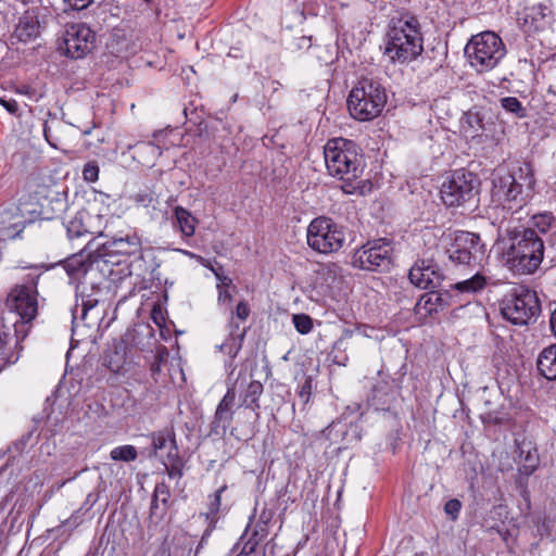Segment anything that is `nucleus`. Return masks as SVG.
<instances>
[{"label":"nucleus","instance_id":"obj_1","mask_svg":"<svg viewBox=\"0 0 556 556\" xmlns=\"http://www.w3.org/2000/svg\"><path fill=\"white\" fill-rule=\"evenodd\" d=\"M503 261L515 274L536 271L544 256V241L531 227L509 228L503 241Z\"/></svg>","mask_w":556,"mask_h":556},{"label":"nucleus","instance_id":"obj_2","mask_svg":"<svg viewBox=\"0 0 556 556\" xmlns=\"http://www.w3.org/2000/svg\"><path fill=\"white\" fill-rule=\"evenodd\" d=\"M324 157L330 176L343 181L342 190L354 194L362 190L359 180L364 164L358 146L349 139L332 138L324 147Z\"/></svg>","mask_w":556,"mask_h":556},{"label":"nucleus","instance_id":"obj_3","mask_svg":"<svg viewBox=\"0 0 556 556\" xmlns=\"http://www.w3.org/2000/svg\"><path fill=\"white\" fill-rule=\"evenodd\" d=\"M422 35L418 18L409 12L393 15L386 34L384 54L392 63H408L421 54Z\"/></svg>","mask_w":556,"mask_h":556},{"label":"nucleus","instance_id":"obj_4","mask_svg":"<svg viewBox=\"0 0 556 556\" xmlns=\"http://www.w3.org/2000/svg\"><path fill=\"white\" fill-rule=\"evenodd\" d=\"M534 186L535 178L529 163L513 172L498 168L492 177V201L517 212L532 197Z\"/></svg>","mask_w":556,"mask_h":556},{"label":"nucleus","instance_id":"obj_5","mask_svg":"<svg viewBox=\"0 0 556 556\" xmlns=\"http://www.w3.org/2000/svg\"><path fill=\"white\" fill-rule=\"evenodd\" d=\"M21 277L22 282L13 286L5 299V313H10L18 323V328L30 331L38 315V281L42 274L39 267H29Z\"/></svg>","mask_w":556,"mask_h":556},{"label":"nucleus","instance_id":"obj_6","mask_svg":"<svg viewBox=\"0 0 556 556\" xmlns=\"http://www.w3.org/2000/svg\"><path fill=\"white\" fill-rule=\"evenodd\" d=\"M469 64L478 72L485 73L495 68L506 55L502 38L494 31L473 35L465 47Z\"/></svg>","mask_w":556,"mask_h":556},{"label":"nucleus","instance_id":"obj_7","mask_svg":"<svg viewBox=\"0 0 556 556\" xmlns=\"http://www.w3.org/2000/svg\"><path fill=\"white\" fill-rule=\"evenodd\" d=\"M346 102L353 118L371 121L382 112L387 103L386 89L378 81L364 79L350 91Z\"/></svg>","mask_w":556,"mask_h":556},{"label":"nucleus","instance_id":"obj_8","mask_svg":"<svg viewBox=\"0 0 556 556\" xmlns=\"http://www.w3.org/2000/svg\"><path fill=\"white\" fill-rule=\"evenodd\" d=\"M501 313L514 325L523 326L535 321L541 313L536 292L525 287L515 289L502 301Z\"/></svg>","mask_w":556,"mask_h":556},{"label":"nucleus","instance_id":"obj_9","mask_svg":"<svg viewBox=\"0 0 556 556\" xmlns=\"http://www.w3.org/2000/svg\"><path fill=\"white\" fill-rule=\"evenodd\" d=\"M345 239L344 228L325 216L314 218L306 230L308 247L323 254L338 252Z\"/></svg>","mask_w":556,"mask_h":556},{"label":"nucleus","instance_id":"obj_10","mask_svg":"<svg viewBox=\"0 0 556 556\" xmlns=\"http://www.w3.org/2000/svg\"><path fill=\"white\" fill-rule=\"evenodd\" d=\"M479 180L465 169L454 170L442 184L440 194L448 207H457L471 202L478 194Z\"/></svg>","mask_w":556,"mask_h":556},{"label":"nucleus","instance_id":"obj_11","mask_svg":"<svg viewBox=\"0 0 556 556\" xmlns=\"http://www.w3.org/2000/svg\"><path fill=\"white\" fill-rule=\"evenodd\" d=\"M448 257L457 265H466L475 269L481 267L486 260V251L479 235L458 231L448 250Z\"/></svg>","mask_w":556,"mask_h":556},{"label":"nucleus","instance_id":"obj_12","mask_svg":"<svg viewBox=\"0 0 556 556\" xmlns=\"http://www.w3.org/2000/svg\"><path fill=\"white\" fill-rule=\"evenodd\" d=\"M101 238L105 239L96 244V257L108 255H134L141 250V239L137 232L130 228L126 231H114L108 224L104 225Z\"/></svg>","mask_w":556,"mask_h":556},{"label":"nucleus","instance_id":"obj_13","mask_svg":"<svg viewBox=\"0 0 556 556\" xmlns=\"http://www.w3.org/2000/svg\"><path fill=\"white\" fill-rule=\"evenodd\" d=\"M392 251L388 239L367 241L354 252L352 264L363 270H384L391 265Z\"/></svg>","mask_w":556,"mask_h":556},{"label":"nucleus","instance_id":"obj_14","mask_svg":"<svg viewBox=\"0 0 556 556\" xmlns=\"http://www.w3.org/2000/svg\"><path fill=\"white\" fill-rule=\"evenodd\" d=\"M63 43L67 56L83 59L94 48L96 33L85 23H74L66 27Z\"/></svg>","mask_w":556,"mask_h":556},{"label":"nucleus","instance_id":"obj_15","mask_svg":"<svg viewBox=\"0 0 556 556\" xmlns=\"http://www.w3.org/2000/svg\"><path fill=\"white\" fill-rule=\"evenodd\" d=\"M27 334V328H18V323L14 316L0 308V371L8 364L15 362L12 349Z\"/></svg>","mask_w":556,"mask_h":556},{"label":"nucleus","instance_id":"obj_16","mask_svg":"<svg viewBox=\"0 0 556 556\" xmlns=\"http://www.w3.org/2000/svg\"><path fill=\"white\" fill-rule=\"evenodd\" d=\"M67 237L70 240L78 239L86 235L94 236L88 241L87 248L90 253L94 252L97 240L102 235V216L91 211L78 212L66 226Z\"/></svg>","mask_w":556,"mask_h":556},{"label":"nucleus","instance_id":"obj_17","mask_svg":"<svg viewBox=\"0 0 556 556\" xmlns=\"http://www.w3.org/2000/svg\"><path fill=\"white\" fill-rule=\"evenodd\" d=\"M249 315V305L244 301L239 302L229 320V336L225 342L218 346L220 351L231 358L236 357L241 350L245 337V329L240 330V325L235 321L233 317L236 316L238 319L244 321L248 319Z\"/></svg>","mask_w":556,"mask_h":556},{"label":"nucleus","instance_id":"obj_18","mask_svg":"<svg viewBox=\"0 0 556 556\" xmlns=\"http://www.w3.org/2000/svg\"><path fill=\"white\" fill-rule=\"evenodd\" d=\"M410 282L420 289H435L442 281V273L432 260H418L409 269Z\"/></svg>","mask_w":556,"mask_h":556},{"label":"nucleus","instance_id":"obj_19","mask_svg":"<svg viewBox=\"0 0 556 556\" xmlns=\"http://www.w3.org/2000/svg\"><path fill=\"white\" fill-rule=\"evenodd\" d=\"M553 21V3L551 0H545L525 9L520 25L525 31L530 33L545 29Z\"/></svg>","mask_w":556,"mask_h":556},{"label":"nucleus","instance_id":"obj_20","mask_svg":"<svg viewBox=\"0 0 556 556\" xmlns=\"http://www.w3.org/2000/svg\"><path fill=\"white\" fill-rule=\"evenodd\" d=\"M236 407V391L235 387L228 388L226 394L216 407L213 427L215 430L222 429L226 431L233 419Z\"/></svg>","mask_w":556,"mask_h":556},{"label":"nucleus","instance_id":"obj_21","mask_svg":"<svg viewBox=\"0 0 556 556\" xmlns=\"http://www.w3.org/2000/svg\"><path fill=\"white\" fill-rule=\"evenodd\" d=\"M154 454L161 458L166 456L168 462L178 459V448L173 432L160 431L152 437Z\"/></svg>","mask_w":556,"mask_h":556},{"label":"nucleus","instance_id":"obj_22","mask_svg":"<svg viewBox=\"0 0 556 556\" xmlns=\"http://www.w3.org/2000/svg\"><path fill=\"white\" fill-rule=\"evenodd\" d=\"M446 304V296L432 289L420 296L416 304V309L418 313L424 312L425 315H432L442 309Z\"/></svg>","mask_w":556,"mask_h":556},{"label":"nucleus","instance_id":"obj_23","mask_svg":"<svg viewBox=\"0 0 556 556\" xmlns=\"http://www.w3.org/2000/svg\"><path fill=\"white\" fill-rule=\"evenodd\" d=\"M536 365L540 374L547 380H556V344L540 353Z\"/></svg>","mask_w":556,"mask_h":556},{"label":"nucleus","instance_id":"obj_24","mask_svg":"<svg viewBox=\"0 0 556 556\" xmlns=\"http://www.w3.org/2000/svg\"><path fill=\"white\" fill-rule=\"evenodd\" d=\"M227 484L224 483L212 495L208 496V508L205 513L206 519L217 521L224 517V513L228 509L227 505H222V495L227 490Z\"/></svg>","mask_w":556,"mask_h":556},{"label":"nucleus","instance_id":"obj_25","mask_svg":"<svg viewBox=\"0 0 556 556\" xmlns=\"http://www.w3.org/2000/svg\"><path fill=\"white\" fill-rule=\"evenodd\" d=\"M134 159L144 165H154L156 159L162 154L160 147L152 142H139L135 146Z\"/></svg>","mask_w":556,"mask_h":556},{"label":"nucleus","instance_id":"obj_26","mask_svg":"<svg viewBox=\"0 0 556 556\" xmlns=\"http://www.w3.org/2000/svg\"><path fill=\"white\" fill-rule=\"evenodd\" d=\"M174 216L176 225L185 237H191L194 235L197 219L189 211L182 206H176L174 210Z\"/></svg>","mask_w":556,"mask_h":556},{"label":"nucleus","instance_id":"obj_27","mask_svg":"<svg viewBox=\"0 0 556 556\" xmlns=\"http://www.w3.org/2000/svg\"><path fill=\"white\" fill-rule=\"evenodd\" d=\"M521 465L519 466V472L525 476L532 475L539 467L540 459L536 448L529 447L525 448V445L520 446Z\"/></svg>","mask_w":556,"mask_h":556},{"label":"nucleus","instance_id":"obj_28","mask_svg":"<svg viewBox=\"0 0 556 556\" xmlns=\"http://www.w3.org/2000/svg\"><path fill=\"white\" fill-rule=\"evenodd\" d=\"M486 286V277L476 271L470 278L458 281L454 288L462 293H476Z\"/></svg>","mask_w":556,"mask_h":556},{"label":"nucleus","instance_id":"obj_29","mask_svg":"<svg viewBox=\"0 0 556 556\" xmlns=\"http://www.w3.org/2000/svg\"><path fill=\"white\" fill-rule=\"evenodd\" d=\"M263 393V384L257 380L249 382L247 390L244 391L242 405L253 412L260 408L258 399Z\"/></svg>","mask_w":556,"mask_h":556},{"label":"nucleus","instance_id":"obj_30","mask_svg":"<svg viewBox=\"0 0 556 556\" xmlns=\"http://www.w3.org/2000/svg\"><path fill=\"white\" fill-rule=\"evenodd\" d=\"M64 126L60 122H46L43 125V136L47 142L54 149H60L63 143L62 131Z\"/></svg>","mask_w":556,"mask_h":556},{"label":"nucleus","instance_id":"obj_31","mask_svg":"<svg viewBox=\"0 0 556 556\" xmlns=\"http://www.w3.org/2000/svg\"><path fill=\"white\" fill-rule=\"evenodd\" d=\"M266 525L267 523H247L244 533L239 542L244 545L245 542H252L254 540L257 546L267 534Z\"/></svg>","mask_w":556,"mask_h":556},{"label":"nucleus","instance_id":"obj_32","mask_svg":"<svg viewBox=\"0 0 556 556\" xmlns=\"http://www.w3.org/2000/svg\"><path fill=\"white\" fill-rule=\"evenodd\" d=\"M110 457L116 462H134L138 457L137 448L134 445H121L110 452Z\"/></svg>","mask_w":556,"mask_h":556},{"label":"nucleus","instance_id":"obj_33","mask_svg":"<svg viewBox=\"0 0 556 556\" xmlns=\"http://www.w3.org/2000/svg\"><path fill=\"white\" fill-rule=\"evenodd\" d=\"M501 106L508 113L518 118L526 117V109L516 97H505L501 99Z\"/></svg>","mask_w":556,"mask_h":556},{"label":"nucleus","instance_id":"obj_34","mask_svg":"<svg viewBox=\"0 0 556 556\" xmlns=\"http://www.w3.org/2000/svg\"><path fill=\"white\" fill-rule=\"evenodd\" d=\"M88 266L89 265L86 264L84 261V254L80 253V254L74 255L72 258H70L67 261L66 269L71 275L80 274V273L85 274L88 270Z\"/></svg>","mask_w":556,"mask_h":556},{"label":"nucleus","instance_id":"obj_35","mask_svg":"<svg viewBox=\"0 0 556 556\" xmlns=\"http://www.w3.org/2000/svg\"><path fill=\"white\" fill-rule=\"evenodd\" d=\"M131 199L141 207L154 206V202L156 201L154 193L149 189L135 193Z\"/></svg>","mask_w":556,"mask_h":556},{"label":"nucleus","instance_id":"obj_36","mask_svg":"<svg viewBox=\"0 0 556 556\" xmlns=\"http://www.w3.org/2000/svg\"><path fill=\"white\" fill-rule=\"evenodd\" d=\"M293 324L295 329L302 334L308 333L313 328L312 318L305 314L293 315Z\"/></svg>","mask_w":556,"mask_h":556},{"label":"nucleus","instance_id":"obj_37","mask_svg":"<svg viewBox=\"0 0 556 556\" xmlns=\"http://www.w3.org/2000/svg\"><path fill=\"white\" fill-rule=\"evenodd\" d=\"M256 548V542H245L244 545L238 542L228 553V556H250Z\"/></svg>","mask_w":556,"mask_h":556},{"label":"nucleus","instance_id":"obj_38","mask_svg":"<svg viewBox=\"0 0 556 556\" xmlns=\"http://www.w3.org/2000/svg\"><path fill=\"white\" fill-rule=\"evenodd\" d=\"M465 123L472 129V132L483 129V118L479 112L469 111L465 116Z\"/></svg>","mask_w":556,"mask_h":556},{"label":"nucleus","instance_id":"obj_39","mask_svg":"<svg viewBox=\"0 0 556 556\" xmlns=\"http://www.w3.org/2000/svg\"><path fill=\"white\" fill-rule=\"evenodd\" d=\"M552 222L553 216L551 214H540L532 218L533 226L542 233H545L549 229Z\"/></svg>","mask_w":556,"mask_h":556},{"label":"nucleus","instance_id":"obj_40","mask_svg":"<svg viewBox=\"0 0 556 556\" xmlns=\"http://www.w3.org/2000/svg\"><path fill=\"white\" fill-rule=\"evenodd\" d=\"M169 498V491L165 484H159L154 491V497L152 501L151 509L157 508V502L161 501L164 505H166Z\"/></svg>","mask_w":556,"mask_h":556},{"label":"nucleus","instance_id":"obj_41","mask_svg":"<svg viewBox=\"0 0 556 556\" xmlns=\"http://www.w3.org/2000/svg\"><path fill=\"white\" fill-rule=\"evenodd\" d=\"M83 176L86 181L93 182L99 177V167L96 163L90 162L84 166Z\"/></svg>","mask_w":556,"mask_h":556},{"label":"nucleus","instance_id":"obj_42","mask_svg":"<svg viewBox=\"0 0 556 556\" xmlns=\"http://www.w3.org/2000/svg\"><path fill=\"white\" fill-rule=\"evenodd\" d=\"M460 508H462V503L456 498H452V500L447 501L444 505V510L451 519L457 518Z\"/></svg>","mask_w":556,"mask_h":556},{"label":"nucleus","instance_id":"obj_43","mask_svg":"<svg viewBox=\"0 0 556 556\" xmlns=\"http://www.w3.org/2000/svg\"><path fill=\"white\" fill-rule=\"evenodd\" d=\"M0 105L13 116L18 117L21 115L20 105L14 99L0 98Z\"/></svg>","mask_w":556,"mask_h":556},{"label":"nucleus","instance_id":"obj_44","mask_svg":"<svg viewBox=\"0 0 556 556\" xmlns=\"http://www.w3.org/2000/svg\"><path fill=\"white\" fill-rule=\"evenodd\" d=\"M312 379L307 377L299 390V397L303 404H307L312 394Z\"/></svg>","mask_w":556,"mask_h":556},{"label":"nucleus","instance_id":"obj_45","mask_svg":"<svg viewBox=\"0 0 556 556\" xmlns=\"http://www.w3.org/2000/svg\"><path fill=\"white\" fill-rule=\"evenodd\" d=\"M68 124L71 126L76 127L77 129H79L84 136L90 135L91 130L96 126L93 121H88L86 123H81L79 121H76L75 123L74 122H68Z\"/></svg>","mask_w":556,"mask_h":556},{"label":"nucleus","instance_id":"obj_46","mask_svg":"<svg viewBox=\"0 0 556 556\" xmlns=\"http://www.w3.org/2000/svg\"><path fill=\"white\" fill-rule=\"evenodd\" d=\"M115 356L117 357V359H113L112 356H109L108 367L112 371L117 372L123 366L124 357H123V355H119V353L117 351H115Z\"/></svg>","mask_w":556,"mask_h":556},{"label":"nucleus","instance_id":"obj_47","mask_svg":"<svg viewBox=\"0 0 556 556\" xmlns=\"http://www.w3.org/2000/svg\"><path fill=\"white\" fill-rule=\"evenodd\" d=\"M93 0H65V3L72 10L80 11L88 8Z\"/></svg>","mask_w":556,"mask_h":556},{"label":"nucleus","instance_id":"obj_48","mask_svg":"<svg viewBox=\"0 0 556 556\" xmlns=\"http://www.w3.org/2000/svg\"><path fill=\"white\" fill-rule=\"evenodd\" d=\"M98 304V300L88 298L87 300H83L81 303V318L86 319L88 316V313L94 308Z\"/></svg>","mask_w":556,"mask_h":556},{"label":"nucleus","instance_id":"obj_49","mask_svg":"<svg viewBox=\"0 0 556 556\" xmlns=\"http://www.w3.org/2000/svg\"><path fill=\"white\" fill-rule=\"evenodd\" d=\"M211 269L222 286L228 287L231 283V279L223 274L222 266H219L218 268L212 267Z\"/></svg>","mask_w":556,"mask_h":556},{"label":"nucleus","instance_id":"obj_50","mask_svg":"<svg viewBox=\"0 0 556 556\" xmlns=\"http://www.w3.org/2000/svg\"><path fill=\"white\" fill-rule=\"evenodd\" d=\"M168 463H169V466L167 464H165L168 476L170 478H174V477L180 478L182 476V472H181V470L177 466L178 459L177 460H173V462H168Z\"/></svg>","mask_w":556,"mask_h":556},{"label":"nucleus","instance_id":"obj_51","mask_svg":"<svg viewBox=\"0 0 556 556\" xmlns=\"http://www.w3.org/2000/svg\"><path fill=\"white\" fill-rule=\"evenodd\" d=\"M151 316H152L153 321L157 326H161L164 323V316H163V313H162V309L160 306L153 307V309L151 312Z\"/></svg>","mask_w":556,"mask_h":556},{"label":"nucleus","instance_id":"obj_52","mask_svg":"<svg viewBox=\"0 0 556 556\" xmlns=\"http://www.w3.org/2000/svg\"><path fill=\"white\" fill-rule=\"evenodd\" d=\"M30 438H31V433L23 435L21 438V440H18L17 442L14 443V446L16 447V450L22 452Z\"/></svg>","mask_w":556,"mask_h":556},{"label":"nucleus","instance_id":"obj_53","mask_svg":"<svg viewBox=\"0 0 556 556\" xmlns=\"http://www.w3.org/2000/svg\"><path fill=\"white\" fill-rule=\"evenodd\" d=\"M218 288H220L219 285H218ZM231 299H232L231 294L226 289H219V292H218V301L219 302H222V303L230 302Z\"/></svg>","mask_w":556,"mask_h":556},{"label":"nucleus","instance_id":"obj_54","mask_svg":"<svg viewBox=\"0 0 556 556\" xmlns=\"http://www.w3.org/2000/svg\"><path fill=\"white\" fill-rule=\"evenodd\" d=\"M153 556H170L169 548L165 544H162Z\"/></svg>","mask_w":556,"mask_h":556},{"label":"nucleus","instance_id":"obj_55","mask_svg":"<svg viewBox=\"0 0 556 556\" xmlns=\"http://www.w3.org/2000/svg\"><path fill=\"white\" fill-rule=\"evenodd\" d=\"M549 325L552 332L556 336V308L551 315Z\"/></svg>","mask_w":556,"mask_h":556},{"label":"nucleus","instance_id":"obj_56","mask_svg":"<svg viewBox=\"0 0 556 556\" xmlns=\"http://www.w3.org/2000/svg\"><path fill=\"white\" fill-rule=\"evenodd\" d=\"M22 230H23V227L21 229H18L15 233L9 235V236L12 238H15Z\"/></svg>","mask_w":556,"mask_h":556},{"label":"nucleus","instance_id":"obj_57","mask_svg":"<svg viewBox=\"0 0 556 556\" xmlns=\"http://www.w3.org/2000/svg\"><path fill=\"white\" fill-rule=\"evenodd\" d=\"M85 112L87 113L88 116L91 115V112H90V110L88 108H85Z\"/></svg>","mask_w":556,"mask_h":556},{"label":"nucleus","instance_id":"obj_58","mask_svg":"<svg viewBox=\"0 0 556 556\" xmlns=\"http://www.w3.org/2000/svg\"><path fill=\"white\" fill-rule=\"evenodd\" d=\"M414 556H425L424 553H416Z\"/></svg>","mask_w":556,"mask_h":556}]
</instances>
